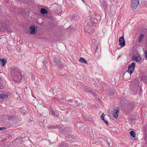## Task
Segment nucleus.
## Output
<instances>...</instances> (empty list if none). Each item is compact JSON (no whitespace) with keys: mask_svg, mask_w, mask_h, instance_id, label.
I'll return each instance as SVG.
<instances>
[{"mask_svg":"<svg viewBox=\"0 0 147 147\" xmlns=\"http://www.w3.org/2000/svg\"><path fill=\"white\" fill-rule=\"evenodd\" d=\"M135 67V63L133 62L129 65L128 68V70L127 71L130 74H132L134 70Z\"/></svg>","mask_w":147,"mask_h":147,"instance_id":"6","label":"nucleus"},{"mask_svg":"<svg viewBox=\"0 0 147 147\" xmlns=\"http://www.w3.org/2000/svg\"><path fill=\"white\" fill-rule=\"evenodd\" d=\"M105 116V115L104 114V113H102V115H101L100 118L101 119L104 121V123H105L107 125H109V123L107 120H106L104 119V117Z\"/></svg>","mask_w":147,"mask_h":147,"instance_id":"14","label":"nucleus"},{"mask_svg":"<svg viewBox=\"0 0 147 147\" xmlns=\"http://www.w3.org/2000/svg\"><path fill=\"white\" fill-rule=\"evenodd\" d=\"M131 74L126 71L123 75V78L126 80H128L130 79Z\"/></svg>","mask_w":147,"mask_h":147,"instance_id":"12","label":"nucleus"},{"mask_svg":"<svg viewBox=\"0 0 147 147\" xmlns=\"http://www.w3.org/2000/svg\"><path fill=\"white\" fill-rule=\"evenodd\" d=\"M5 129H6V128L5 127H0V130Z\"/></svg>","mask_w":147,"mask_h":147,"instance_id":"39","label":"nucleus"},{"mask_svg":"<svg viewBox=\"0 0 147 147\" xmlns=\"http://www.w3.org/2000/svg\"><path fill=\"white\" fill-rule=\"evenodd\" d=\"M65 131V129H61L60 132L61 133H63L64 132V131Z\"/></svg>","mask_w":147,"mask_h":147,"instance_id":"37","label":"nucleus"},{"mask_svg":"<svg viewBox=\"0 0 147 147\" xmlns=\"http://www.w3.org/2000/svg\"><path fill=\"white\" fill-rule=\"evenodd\" d=\"M139 80L137 78L134 79L132 82L130 86V90L133 93L135 94L139 87Z\"/></svg>","mask_w":147,"mask_h":147,"instance_id":"2","label":"nucleus"},{"mask_svg":"<svg viewBox=\"0 0 147 147\" xmlns=\"http://www.w3.org/2000/svg\"><path fill=\"white\" fill-rule=\"evenodd\" d=\"M124 103V106L122 107V108L124 111L126 113H129L130 112L133 110V108L134 107L135 103L133 102H129L128 104L127 100L126 98H124L123 99Z\"/></svg>","mask_w":147,"mask_h":147,"instance_id":"1","label":"nucleus"},{"mask_svg":"<svg viewBox=\"0 0 147 147\" xmlns=\"http://www.w3.org/2000/svg\"><path fill=\"white\" fill-rule=\"evenodd\" d=\"M106 90L107 94L109 96H113L115 94V91L111 88H107Z\"/></svg>","mask_w":147,"mask_h":147,"instance_id":"7","label":"nucleus"},{"mask_svg":"<svg viewBox=\"0 0 147 147\" xmlns=\"http://www.w3.org/2000/svg\"><path fill=\"white\" fill-rule=\"evenodd\" d=\"M79 61L80 62L84 63L85 64L87 63V61L85 59L82 57H81L79 59Z\"/></svg>","mask_w":147,"mask_h":147,"instance_id":"22","label":"nucleus"},{"mask_svg":"<svg viewBox=\"0 0 147 147\" xmlns=\"http://www.w3.org/2000/svg\"><path fill=\"white\" fill-rule=\"evenodd\" d=\"M57 9H55V12H56L57 13H61L62 11L61 9V7H60L59 5H57Z\"/></svg>","mask_w":147,"mask_h":147,"instance_id":"20","label":"nucleus"},{"mask_svg":"<svg viewBox=\"0 0 147 147\" xmlns=\"http://www.w3.org/2000/svg\"><path fill=\"white\" fill-rule=\"evenodd\" d=\"M139 0H132L131 4V8L132 10L135 9L139 5Z\"/></svg>","mask_w":147,"mask_h":147,"instance_id":"5","label":"nucleus"},{"mask_svg":"<svg viewBox=\"0 0 147 147\" xmlns=\"http://www.w3.org/2000/svg\"><path fill=\"white\" fill-rule=\"evenodd\" d=\"M65 136L66 137L67 140L69 141L73 140L75 139V137L67 133L65 134Z\"/></svg>","mask_w":147,"mask_h":147,"instance_id":"9","label":"nucleus"},{"mask_svg":"<svg viewBox=\"0 0 147 147\" xmlns=\"http://www.w3.org/2000/svg\"><path fill=\"white\" fill-rule=\"evenodd\" d=\"M141 57L140 56H136L135 55H134L132 57V59L136 61L137 62H139L140 61L141 59Z\"/></svg>","mask_w":147,"mask_h":147,"instance_id":"16","label":"nucleus"},{"mask_svg":"<svg viewBox=\"0 0 147 147\" xmlns=\"http://www.w3.org/2000/svg\"><path fill=\"white\" fill-rule=\"evenodd\" d=\"M90 21L93 25L98 22V20L95 18H94L92 17L90 18Z\"/></svg>","mask_w":147,"mask_h":147,"instance_id":"15","label":"nucleus"},{"mask_svg":"<svg viewBox=\"0 0 147 147\" xmlns=\"http://www.w3.org/2000/svg\"><path fill=\"white\" fill-rule=\"evenodd\" d=\"M38 114H39V113H37V115H38Z\"/></svg>","mask_w":147,"mask_h":147,"instance_id":"46","label":"nucleus"},{"mask_svg":"<svg viewBox=\"0 0 147 147\" xmlns=\"http://www.w3.org/2000/svg\"><path fill=\"white\" fill-rule=\"evenodd\" d=\"M7 97V95L5 94H2L0 95V98L3 99Z\"/></svg>","mask_w":147,"mask_h":147,"instance_id":"31","label":"nucleus"},{"mask_svg":"<svg viewBox=\"0 0 147 147\" xmlns=\"http://www.w3.org/2000/svg\"><path fill=\"white\" fill-rule=\"evenodd\" d=\"M76 103L77 105L78 106L80 107H82L83 104L81 101H80L79 102H78V101H77Z\"/></svg>","mask_w":147,"mask_h":147,"instance_id":"34","label":"nucleus"},{"mask_svg":"<svg viewBox=\"0 0 147 147\" xmlns=\"http://www.w3.org/2000/svg\"><path fill=\"white\" fill-rule=\"evenodd\" d=\"M85 31L87 32L88 33H90L94 32L93 30L89 25H87L85 27Z\"/></svg>","mask_w":147,"mask_h":147,"instance_id":"13","label":"nucleus"},{"mask_svg":"<svg viewBox=\"0 0 147 147\" xmlns=\"http://www.w3.org/2000/svg\"><path fill=\"white\" fill-rule=\"evenodd\" d=\"M146 125H147V123L146 124Z\"/></svg>","mask_w":147,"mask_h":147,"instance_id":"48","label":"nucleus"},{"mask_svg":"<svg viewBox=\"0 0 147 147\" xmlns=\"http://www.w3.org/2000/svg\"><path fill=\"white\" fill-rule=\"evenodd\" d=\"M56 117H57L58 118H59V115H58V114H57V113L55 114V115Z\"/></svg>","mask_w":147,"mask_h":147,"instance_id":"41","label":"nucleus"},{"mask_svg":"<svg viewBox=\"0 0 147 147\" xmlns=\"http://www.w3.org/2000/svg\"><path fill=\"white\" fill-rule=\"evenodd\" d=\"M96 92L95 93V94H92V95L94 96V97L96 99H97L98 100H99L101 101V100L99 96H98V95L97 94H96Z\"/></svg>","mask_w":147,"mask_h":147,"instance_id":"32","label":"nucleus"},{"mask_svg":"<svg viewBox=\"0 0 147 147\" xmlns=\"http://www.w3.org/2000/svg\"><path fill=\"white\" fill-rule=\"evenodd\" d=\"M107 3V2L105 1H103L102 6H103L104 8H107L108 4Z\"/></svg>","mask_w":147,"mask_h":147,"instance_id":"27","label":"nucleus"},{"mask_svg":"<svg viewBox=\"0 0 147 147\" xmlns=\"http://www.w3.org/2000/svg\"><path fill=\"white\" fill-rule=\"evenodd\" d=\"M44 121H45V120L43 121V122H44Z\"/></svg>","mask_w":147,"mask_h":147,"instance_id":"47","label":"nucleus"},{"mask_svg":"<svg viewBox=\"0 0 147 147\" xmlns=\"http://www.w3.org/2000/svg\"><path fill=\"white\" fill-rule=\"evenodd\" d=\"M59 147H68V145L63 142H61L59 146Z\"/></svg>","mask_w":147,"mask_h":147,"instance_id":"21","label":"nucleus"},{"mask_svg":"<svg viewBox=\"0 0 147 147\" xmlns=\"http://www.w3.org/2000/svg\"><path fill=\"white\" fill-rule=\"evenodd\" d=\"M130 134L134 138L133 140H136L138 139V138H135L136 137V133L135 131H131L130 132Z\"/></svg>","mask_w":147,"mask_h":147,"instance_id":"17","label":"nucleus"},{"mask_svg":"<svg viewBox=\"0 0 147 147\" xmlns=\"http://www.w3.org/2000/svg\"><path fill=\"white\" fill-rule=\"evenodd\" d=\"M119 111L118 107H117L115 108V109L114 110L113 113V117L114 118L116 119L118 117V115L117 113Z\"/></svg>","mask_w":147,"mask_h":147,"instance_id":"11","label":"nucleus"},{"mask_svg":"<svg viewBox=\"0 0 147 147\" xmlns=\"http://www.w3.org/2000/svg\"><path fill=\"white\" fill-rule=\"evenodd\" d=\"M47 10L45 8H42L40 9V12L43 14H47Z\"/></svg>","mask_w":147,"mask_h":147,"instance_id":"24","label":"nucleus"},{"mask_svg":"<svg viewBox=\"0 0 147 147\" xmlns=\"http://www.w3.org/2000/svg\"><path fill=\"white\" fill-rule=\"evenodd\" d=\"M119 44L121 47H124L125 45L124 38L123 36L120 37L119 39Z\"/></svg>","mask_w":147,"mask_h":147,"instance_id":"10","label":"nucleus"},{"mask_svg":"<svg viewBox=\"0 0 147 147\" xmlns=\"http://www.w3.org/2000/svg\"><path fill=\"white\" fill-rule=\"evenodd\" d=\"M100 51H97V50H96L95 52V56L96 58L100 56Z\"/></svg>","mask_w":147,"mask_h":147,"instance_id":"25","label":"nucleus"},{"mask_svg":"<svg viewBox=\"0 0 147 147\" xmlns=\"http://www.w3.org/2000/svg\"><path fill=\"white\" fill-rule=\"evenodd\" d=\"M38 114H39V113H37V115H38Z\"/></svg>","mask_w":147,"mask_h":147,"instance_id":"45","label":"nucleus"},{"mask_svg":"<svg viewBox=\"0 0 147 147\" xmlns=\"http://www.w3.org/2000/svg\"><path fill=\"white\" fill-rule=\"evenodd\" d=\"M61 59L58 57H55L54 59V64L55 65H58L59 68H62L64 66L61 61Z\"/></svg>","mask_w":147,"mask_h":147,"instance_id":"4","label":"nucleus"},{"mask_svg":"<svg viewBox=\"0 0 147 147\" xmlns=\"http://www.w3.org/2000/svg\"><path fill=\"white\" fill-rule=\"evenodd\" d=\"M1 31L2 32L6 31L7 32H11V29L8 28H3H3H1Z\"/></svg>","mask_w":147,"mask_h":147,"instance_id":"29","label":"nucleus"},{"mask_svg":"<svg viewBox=\"0 0 147 147\" xmlns=\"http://www.w3.org/2000/svg\"><path fill=\"white\" fill-rule=\"evenodd\" d=\"M70 100H68V101H69Z\"/></svg>","mask_w":147,"mask_h":147,"instance_id":"44","label":"nucleus"},{"mask_svg":"<svg viewBox=\"0 0 147 147\" xmlns=\"http://www.w3.org/2000/svg\"><path fill=\"white\" fill-rule=\"evenodd\" d=\"M82 0V1H83L84 3V0Z\"/></svg>","mask_w":147,"mask_h":147,"instance_id":"43","label":"nucleus"},{"mask_svg":"<svg viewBox=\"0 0 147 147\" xmlns=\"http://www.w3.org/2000/svg\"><path fill=\"white\" fill-rule=\"evenodd\" d=\"M39 114H40V116H41V113H39Z\"/></svg>","mask_w":147,"mask_h":147,"instance_id":"42","label":"nucleus"},{"mask_svg":"<svg viewBox=\"0 0 147 147\" xmlns=\"http://www.w3.org/2000/svg\"><path fill=\"white\" fill-rule=\"evenodd\" d=\"M85 91H86L89 92H90L92 94H95V93H96V91L95 90H94V91H93L92 90H91L90 89H88V88L86 89Z\"/></svg>","mask_w":147,"mask_h":147,"instance_id":"28","label":"nucleus"},{"mask_svg":"<svg viewBox=\"0 0 147 147\" xmlns=\"http://www.w3.org/2000/svg\"><path fill=\"white\" fill-rule=\"evenodd\" d=\"M144 53H145V56H146V58L147 59V51H146L144 52Z\"/></svg>","mask_w":147,"mask_h":147,"instance_id":"38","label":"nucleus"},{"mask_svg":"<svg viewBox=\"0 0 147 147\" xmlns=\"http://www.w3.org/2000/svg\"><path fill=\"white\" fill-rule=\"evenodd\" d=\"M50 111L51 112V114L52 116H55V114L56 113H55V112L54 110L52 108H51L50 109Z\"/></svg>","mask_w":147,"mask_h":147,"instance_id":"30","label":"nucleus"},{"mask_svg":"<svg viewBox=\"0 0 147 147\" xmlns=\"http://www.w3.org/2000/svg\"><path fill=\"white\" fill-rule=\"evenodd\" d=\"M144 35L143 34H141L139 36L138 39V42H142V40L143 37H144Z\"/></svg>","mask_w":147,"mask_h":147,"instance_id":"26","label":"nucleus"},{"mask_svg":"<svg viewBox=\"0 0 147 147\" xmlns=\"http://www.w3.org/2000/svg\"><path fill=\"white\" fill-rule=\"evenodd\" d=\"M141 79L145 82H147V74H142L141 77Z\"/></svg>","mask_w":147,"mask_h":147,"instance_id":"19","label":"nucleus"},{"mask_svg":"<svg viewBox=\"0 0 147 147\" xmlns=\"http://www.w3.org/2000/svg\"><path fill=\"white\" fill-rule=\"evenodd\" d=\"M61 127V126L60 125H56V126H53V125H51V126H48V129H52V128H54V129H55L56 128H60Z\"/></svg>","mask_w":147,"mask_h":147,"instance_id":"23","label":"nucleus"},{"mask_svg":"<svg viewBox=\"0 0 147 147\" xmlns=\"http://www.w3.org/2000/svg\"><path fill=\"white\" fill-rule=\"evenodd\" d=\"M0 63L2 64V66H5V64L7 62V61L5 58H3L2 59L0 58Z\"/></svg>","mask_w":147,"mask_h":147,"instance_id":"18","label":"nucleus"},{"mask_svg":"<svg viewBox=\"0 0 147 147\" xmlns=\"http://www.w3.org/2000/svg\"><path fill=\"white\" fill-rule=\"evenodd\" d=\"M71 130L70 128L69 127H66L65 128V130L66 131H69Z\"/></svg>","mask_w":147,"mask_h":147,"instance_id":"36","label":"nucleus"},{"mask_svg":"<svg viewBox=\"0 0 147 147\" xmlns=\"http://www.w3.org/2000/svg\"><path fill=\"white\" fill-rule=\"evenodd\" d=\"M11 75L12 78L16 80V81H20L21 79V74L20 72L16 69H12Z\"/></svg>","mask_w":147,"mask_h":147,"instance_id":"3","label":"nucleus"},{"mask_svg":"<svg viewBox=\"0 0 147 147\" xmlns=\"http://www.w3.org/2000/svg\"><path fill=\"white\" fill-rule=\"evenodd\" d=\"M101 48V47L100 45V43H98L97 44V45L96 46V50L97 49V51H100Z\"/></svg>","mask_w":147,"mask_h":147,"instance_id":"33","label":"nucleus"},{"mask_svg":"<svg viewBox=\"0 0 147 147\" xmlns=\"http://www.w3.org/2000/svg\"><path fill=\"white\" fill-rule=\"evenodd\" d=\"M84 117V118L85 119V120L86 121H89V120H88L87 118H85V117Z\"/></svg>","mask_w":147,"mask_h":147,"instance_id":"40","label":"nucleus"},{"mask_svg":"<svg viewBox=\"0 0 147 147\" xmlns=\"http://www.w3.org/2000/svg\"><path fill=\"white\" fill-rule=\"evenodd\" d=\"M24 91L25 92H26L27 93H28V91L30 92H31V90L29 88H28L27 87H26Z\"/></svg>","mask_w":147,"mask_h":147,"instance_id":"35","label":"nucleus"},{"mask_svg":"<svg viewBox=\"0 0 147 147\" xmlns=\"http://www.w3.org/2000/svg\"><path fill=\"white\" fill-rule=\"evenodd\" d=\"M30 33L31 34H35L37 31V29L36 27L34 25H32L30 26Z\"/></svg>","mask_w":147,"mask_h":147,"instance_id":"8","label":"nucleus"}]
</instances>
